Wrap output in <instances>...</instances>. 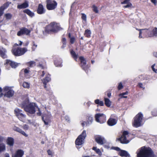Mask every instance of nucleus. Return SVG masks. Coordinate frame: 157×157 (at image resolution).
Here are the masks:
<instances>
[{"label": "nucleus", "mask_w": 157, "mask_h": 157, "mask_svg": "<svg viewBox=\"0 0 157 157\" xmlns=\"http://www.w3.org/2000/svg\"><path fill=\"white\" fill-rule=\"evenodd\" d=\"M46 2V7L49 10H53L56 7L57 3L55 0H47Z\"/></svg>", "instance_id": "obj_8"}, {"label": "nucleus", "mask_w": 157, "mask_h": 157, "mask_svg": "<svg viewBox=\"0 0 157 157\" xmlns=\"http://www.w3.org/2000/svg\"><path fill=\"white\" fill-rule=\"evenodd\" d=\"M4 17L6 20L10 19L12 17V15L9 13H6L5 14Z\"/></svg>", "instance_id": "obj_35"}, {"label": "nucleus", "mask_w": 157, "mask_h": 157, "mask_svg": "<svg viewBox=\"0 0 157 157\" xmlns=\"http://www.w3.org/2000/svg\"><path fill=\"white\" fill-rule=\"evenodd\" d=\"M3 20V18H2L1 16H0V23H1V22H2Z\"/></svg>", "instance_id": "obj_61"}, {"label": "nucleus", "mask_w": 157, "mask_h": 157, "mask_svg": "<svg viewBox=\"0 0 157 157\" xmlns=\"http://www.w3.org/2000/svg\"><path fill=\"white\" fill-rule=\"evenodd\" d=\"M24 154V151L21 150H18L15 153L13 154L12 157H22Z\"/></svg>", "instance_id": "obj_16"}, {"label": "nucleus", "mask_w": 157, "mask_h": 157, "mask_svg": "<svg viewBox=\"0 0 157 157\" xmlns=\"http://www.w3.org/2000/svg\"><path fill=\"white\" fill-rule=\"evenodd\" d=\"M105 103V105L108 107L110 106L111 104V102L108 98H105L104 99Z\"/></svg>", "instance_id": "obj_29"}, {"label": "nucleus", "mask_w": 157, "mask_h": 157, "mask_svg": "<svg viewBox=\"0 0 157 157\" xmlns=\"http://www.w3.org/2000/svg\"><path fill=\"white\" fill-rule=\"evenodd\" d=\"M155 66V64H154L151 66V68L152 69V70L155 72V73H156V71H157V69H155L154 68V67Z\"/></svg>", "instance_id": "obj_49"}, {"label": "nucleus", "mask_w": 157, "mask_h": 157, "mask_svg": "<svg viewBox=\"0 0 157 157\" xmlns=\"http://www.w3.org/2000/svg\"><path fill=\"white\" fill-rule=\"evenodd\" d=\"M3 91L5 92L4 96L8 98L12 97L14 94V91L9 87H5L3 89Z\"/></svg>", "instance_id": "obj_10"}, {"label": "nucleus", "mask_w": 157, "mask_h": 157, "mask_svg": "<svg viewBox=\"0 0 157 157\" xmlns=\"http://www.w3.org/2000/svg\"><path fill=\"white\" fill-rule=\"evenodd\" d=\"M37 12L39 14H42L45 13V10H44L43 6L42 4H39V5Z\"/></svg>", "instance_id": "obj_22"}, {"label": "nucleus", "mask_w": 157, "mask_h": 157, "mask_svg": "<svg viewBox=\"0 0 157 157\" xmlns=\"http://www.w3.org/2000/svg\"><path fill=\"white\" fill-rule=\"evenodd\" d=\"M117 122V121L116 120L110 118L108 120L107 123L109 125L112 126L116 124Z\"/></svg>", "instance_id": "obj_21"}, {"label": "nucleus", "mask_w": 157, "mask_h": 157, "mask_svg": "<svg viewBox=\"0 0 157 157\" xmlns=\"http://www.w3.org/2000/svg\"><path fill=\"white\" fill-rule=\"evenodd\" d=\"M93 121V117L91 116H89L88 118V123L89 124L91 123Z\"/></svg>", "instance_id": "obj_41"}, {"label": "nucleus", "mask_w": 157, "mask_h": 157, "mask_svg": "<svg viewBox=\"0 0 157 157\" xmlns=\"http://www.w3.org/2000/svg\"><path fill=\"white\" fill-rule=\"evenodd\" d=\"M10 4V3H6L0 7V16L2 15L4 10L9 6Z\"/></svg>", "instance_id": "obj_20"}, {"label": "nucleus", "mask_w": 157, "mask_h": 157, "mask_svg": "<svg viewBox=\"0 0 157 157\" xmlns=\"http://www.w3.org/2000/svg\"><path fill=\"white\" fill-rule=\"evenodd\" d=\"M71 54L73 58L76 61L77 58V55L75 53L73 50H71Z\"/></svg>", "instance_id": "obj_33"}, {"label": "nucleus", "mask_w": 157, "mask_h": 157, "mask_svg": "<svg viewBox=\"0 0 157 157\" xmlns=\"http://www.w3.org/2000/svg\"><path fill=\"white\" fill-rule=\"evenodd\" d=\"M13 129L14 131L20 133L25 137L28 136V135L24 131L16 126H15L13 127Z\"/></svg>", "instance_id": "obj_18"}, {"label": "nucleus", "mask_w": 157, "mask_h": 157, "mask_svg": "<svg viewBox=\"0 0 157 157\" xmlns=\"http://www.w3.org/2000/svg\"><path fill=\"white\" fill-rule=\"evenodd\" d=\"M123 87V86L121 82H120L118 84V90H120L122 89Z\"/></svg>", "instance_id": "obj_44"}, {"label": "nucleus", "mask_w": 157, "mask_h": 157, "mask_svg": "<svg viewBox=\"0 0 157 157\" xmlns=\"http://www.w3.org/2000/svg\"><path fill=\"white\" fill-rule=\"evenodd\" d=\"M114 149L116 151H121V149H120L118 147H114Z\"/></svg>", "instance_id": "obj_53"}, {"label": "nucleus", "mask_w": 157, "mask_h": 157, "mask_svg": "<svg viewBox=\"0 0 157 157\" xmlns=\"http://www.w3.org/2000/svg\"><path fill=\"white\" fill-rule=\"evenodd\" d=\"M7 143L10 146L13 145L14 144V139L11 137H9L7 140Z\"/></svg>", "instance_id": "obj_26"}, {"label": "nucleus", "mask_w": 157, "mask_h": 157, "mask_svg": "<svg viewBox=\"0 0 157 157\" xmlns=\"http://www.w3.org/2000/svg\"><path fill=\"white\" fill-rule=\"evenodd\" d=\"M51 114L50 112H47L44 113V116L42 117V120L45 125H48L51 122Z\"/></svg>", "instance_id": "obj_13"}, {"label": "nucleus", "mask_w": 157, "mask_h": 157, "mask_svg": "<svg viewBox=\"0 0 157 157\" xmlns=\"http://www.w3.org/2000/svg\"><path fill=\"white\" fill-rule=\"evenodd\" d=\"M126 5L124 6L123 7L125 8H130L132 6V5L131 3L127 4Z\"/></svg>", "instance_id": "obj_40"}, {"label": "nucleus", "mask_w": 157, "mask_h": 157, "mask_svg": "<svg viewBox=\"0 0 157 157\" xmlns=\"http://www.w3.org/2000/svg\"><path fill=\"white\" fill-rule=\"evenodd\" d=\"M151 2L153 3L155 5H156L157 4V0H151Z\"/></svg>", "instance_id": "obj_50"}, {"label": "nucleus", "mask_w": 157, "mask_h": 157, "mask_svg": "<svg viewBox=\"0 0 157 157\" xmlns=\"http://www.w3.org/2000/svg\"><path fill=\"white\" fill-rule=\"evenodd\" d=\"M61 29L59 25L55 22L51 23L46 27V30L48 32L50 31L56 32L60 30Z\"/></svg>", "instance_id": "obj_3"}, {"label": "nucleus", "mask_w": 157, "mask_h": 157, "mask_svg": "<svg viewBox=\"0 0 157 157\" xmlns=\"http://www.w3.org/2000/svg\"><path fill=\"white\" fill-rule=\"evenodd\" d=\"M5 64L10 65L13 68H15L18 66L17 63L9 59L6 60V63Z\"/></svg>", "instance_id": "obj_19"}, {"label": "nucleus", "mask_w": 157, "mask_h": 157, "mask_svg": "<svg viewBox=\"0 0 157 157\" xmlns=\"http://www.w3.org/2000/svg\"><path fill=\"white\" fill-rule=\"evenodd\" d=\"M86 136V131H83L82 134L78 137L75 140V143L76 146L82 145L84 143V140Z\"/></svg>", "instance_id": "obj_5"}, {"label": "nucleus", "mask_w": 157, "mask_h": 157, "mask_svg": "<svg viewBox=\"0 0 157 157\" xmlns=\"http://www.w3.org/2000/svg\"><path fill=\"white\" fill-rule=\"evenodd\" d=\"M6 52V51L5 49L0 47V55L3 58H5L7 57Z\"/></svg>", "instance_id": "obj_23"}, {"label": "nucleus", "mask_w": 157, "mask_h": 157, "mask_svg": "<svg viewBox=\"0 0 157 157\" xmlns=\"http://www.w3.org/2000/svg\"><path fill=\"white\" fill-rule=\"evenodd\" d=\"M93 149L94 150L97 154L99 155H101V152L99 149L97 148L96 147H94Z\"/></svg>", "instance_id": "obj_37"}, {"label": "nucleus", "mask_w": 157, "mask_h": 157, "mask_svg": "<svg viewBox=\"0 0 157 157\" xmlns=\"http://www.w3.org/2000/svg\"><path fill=\"white\" fill-rule=\"evenodd\" d=\"M27 51V49L25 48H19L12 49V52L13 54L16 56H20L23 55Z\"/></svg>", "instance_id": "obj_7"}, {"label": "nucleus", "mask_w": 157, "mask_h": 157, "mask_svg": "<svg viewBox=\"0 0 157 157\" xmlns=\"http://www.w3.org/2000/svg\"><path fill=\"white\" fill-rule=\"evenodd\" d=\"M23 86L25 88L28 89L30 87V84L28 82H24L23 83Z\"/></svg>", "instance_id": "obj_36"}, {"label": "nucleus", "mask_w": 157, "mask_h": 157, "mask_svg": "<svg viewBox=\"0 0 157 157\" xmlns=\"http://www.w3.org/2000/svg\"><path fill=\"white\" fill-rule=\"evenodd\" d=\"M14 113L19 119L21 121H23L26 117V115L22 113V111L18 108H16L14 110Z\"/></svg>", "instance_id": "obj_9"}, {"label": "nucleus", "mask_w": 157, "mask_h": 157, "mask_svg": "<svg viewBox=\"0 0 157 157\" xmlns=\"http://www.w3.org/2000/svg\"><path fill=\"white\" fill-rule=\"evenodd\" d=\"M98 105L101 106H103L104 105V103L102 101H100Z\"/></svg>", "instance_id": "obj_51"}, {"label": "nucleus", "mask_w": 157, "mask_h": 157, "mask_svg": "<svg viewBox=\"0 0 157 157\" xmlns=\"http://www.w3.org/2000/svg\"><path fill=\"white\" fill-rule=\"evenodd\" d=\"M93 10L95 13H97L98 12V8L95 6L94 5L93 6Z\"/></svg>", "instance_id": "obj_38"}, {"label": "nucleus", "mask_w": 157, "mask_h": 157, "mask_svg": "<svg viewBox=\"0 0 157 157\" xmlns=\"http://www.w3.org/2000/svg\"><path fill=\"white\" fill-rule=\"evenodd\" d=\"M66 41V39L65 38H63L62 39L63 42H65V43Z\"/></svg>", "instance_id": "obj_63"}, {"label": "nucleus", "mask_w": 157, "mask_h": 157, "mask_svg": "<svg viewBox=\"0 0 157 157\" xmlns=\"http://www.w3.org/2000/svg\"><path fill=\"white\" fill-rule=\"evenodd\" d=\"M82 19L85 21L86 22V14L84 13L82 14Z\"/></svg>", "instance_id": "obj_43"}, {"label": "nucleus", "mask_w": 157, "mask_h": 157, "mask_svg": "<svg viewBox=\"0 0 157 157\" xmlns=\"http://www.w3.org/2000/svg\"><path fill=\"white\" fill-rule=\"evenodd\" d=\"M130 2V0H125L124 2H122L121 4H127Z\"/></svg>", "instance_id": "obj_45"}, {"label": "nucleus", "mask_w": 157, "mask_h": 157, "mask_svg": "<svg viewBox=\"0 0 157 157\" xmlns=\"http://www.w3.org/2000/svg\"><path fill=\"white\" fill-rule=\"evenodd\" d=\"M75 40V39L74 37H72L71 38L70 43L71 44H73L74 43Z\"/></svg>", "instance_id": "obj_46"}, {"label": "nucleus", "mask_w": 157, "mask_h": 157, "mask_svg": "<svg viewBox=\"0 0 157 157\" xmlns=\"http://www.w3.org/2000/svg\"><path fill=\"white\" fill-rule=\"evenodd\" d=\"M111 96V94L110 93H108V94H107V96L109 97H110Z\"/></svg>", "instance_id": "obj_62"}, {"label": "nucleus", "mask_w": 157, "mask_h": 157, "mask_svg": "<svg viewBox=\"0 0 157 157\" xmlns=\"http://www.w3.org/2000/svg\"><path fill=\"white\" fill-rule=\"evenodd\" d=\"M79 59H80L81 61V63L82 64V68L83 69H84V66L86 64V61L85 60L84 57L82 56H81L79 57Z\"/></svg>", "instance_id": "obj_28"}, {"label": "nucleus", "mask_w": 157, "mask_h": 157, "mask_svg": "<svg viewBox=\"0 0 157 157\" xmlns=\"http://www.w3.org/2000/svg\"><path fill=\"white\" fill-rule=\"evenodd\" d=\"M5 157H10L8 153H6L5 155Z\"/></svg>", "instance_id": "obj_59"}, {"label": "nucleus", "mask_w": 157, "mask_h": 157, "mask_svg": "<svg viewBox=\"0 0 157 157\" xmlns=\"http://www.w3.org/2000/svg\"><path fill=\"white\" fill-rule=\"evenodd\" d=\"M3 138L1 136H0V141L3 140Z\"/></svg>", "instance_id": "obj_64"}, {"label": "nucleus", "mask_w": 157, "mask_h": 157, "mask_svg": "<svg viewBox=\"0 0 157 157\" xmlns=\"http://www.w3.org/2000/svg\"><path fill=\"white\" fill-rule=\"evenodd\" d=\"M37 47V45L35 44H34L33 45V46L32 47V49L33 50H34Z\"/></svg>", "instance_id": "obj_54"}, {"label": "nucleus", "mask_w": 157, "mask_h": 157, "mask_svg": "<svg viewBox=\"0 0 157 157\" xmlns=\"http://www.w3.org/2000/svg\"><path fill=\"white\" fill-rule=\"evenodd\" d=\"M65 119L66 121L68 122L70 121V118L68 116H66L65 117Z\"/></svg>", "instance_id": "obj_48"}, {"label": "nucleus", "mask_w": 157, "mask_h": 157, "mask_svg": "<svg viewBox=\"0 0 157 157\" xmlns=\"http://www.w3.org/2000/svg\"><path fill=\"white\" fill-rule=\"evenodd\" d=\"M96 121L100 123H103L106 121V116L102 113H98L95 115Z\"/></svg>", "instance_id": "obj_11"}, {"label": "nucleus", "mask_w": 157, "mask_h": 157, "mask_svg": "<svg viewBox=\"0 0 157 157\" xmlns=\"http://www.w3.org/2000/svg\"><path fill=\"white\" fill-rule=\"evenodd\" d=\"M120 155L122 157H130V155L127 151L121 150L119 153Z\"/></svg>", "instance_id": "obj_24"}, {"label": "nucleus", "mask_w": 157, "mask_h": 157, "mask_svg": "<svg viewBox=\"0 0 157 157\" xmlns=\"http://www.w3.org/2000/svg\"><path fill=\"white\" fill-rule=\"evenodd\" d=\"M28 3L27 2H25L21 5H18L17 6V8L18 9H22L26 8L28 7Z\"/></svg>", "instance_id": "obj_25"}, {"label": "nucleus", "mask_w": 157, "mask_h": 157, "mask_svg": "<svg viewBox=\"0 0 157 157\" xmlns=\"http://www.w3.org/2000/svg\"><path fill=\"white\" fill-rule=\"evenodd\" d=\"M137 30H139L140 32L139 33V37L140 38H142V36H141V34L143 33L144 35H145L146 36L148 37V36H147V33H143V32L144 31V30H145V29H136Z\"/></svg>", "instance_id": "obj_31"}, {"label": "nucleus", "mask_w": 157, "mask_h": 157, "mask_svg": "<svg viewBox=\"0 0 157 157\" xmlns=\"http://www.w3.org/2000/svg\"><path fill=\"white\" fill-rule=\"evenodd\" d=\"M27 64L28 66L32 67L35 66V63L33 61H31L28 63Z\"/></svg>", "instance_id": "obj_34"}, {"label": "nucleus", "mask_w": 157, "mask_h": 157, "mask_svg": "<svg viewBox=\"0 0 157 157\" xmlns=\"http://www.w3.org/2000/svg\"><path fill=\"white\" fill-rule=\"evenodd\" d=\"M95 139L96 142L101 145L103 144L105 141L104 138L100 136H95Z\"/></svg>", "instance_id": "obj_17"}, {"label": "nucleus", "mask_w": 157, "mask_h": 157, "mask_svg": "<svg viewBox=\"0 0 157 157\" xmlns=\"http://www.w3.org/2000/svg\"><path fill=\"white\" fill-rule=\"evenodd\" d=\"M128 92H126L123 93L122 94H120V96H122V97L123 98H127V97L124 96V95H128Z\"/></svg>", "instance_id": "obj_42"}, {"label": "nucleus", "mask_w": 157, "mask_h": 157, "mask_svg": "<svg viewBox=\"0 0 157 157\" xmlns=\"http://www.w3.org/2000/svg\"><path fill=\"white\" fill-rule=\"evenodd\" d=\"M24 72L25 75H26V74H27L29 72V71L27 69H25L24 70Z\"/></svg>", "instance_id": "obj_52"}, {"label": "nucleus", "mask_w": 157, "mask_h": 157, "mask_svg": "<svg viewBox=\"0 0 157 157\" xmlns=\"http://www.w3.org/2000/svg\"><path fill=\"white\" fill-rule=\"evenodd\" d=\"M24 13L27 14L29 16L32 17L34 16V13L30 10L27 9L23 11Z\"/></svg>", "instance_id": "obj_27"}, {"label": "nucleus", "mask_w": 157, "mask_h": 157, "mask_svg": "<svg viewBox=\"0 0 157 157\" xmlns=\"http://www.w3.org/2000/svg\"><path fill=\"white\" fill-rule=\"evenodd\" d=\"M143 115L140 113H138L134 118V121L133 123V126L136 127L140 126L143 119Z\"/></svg>", "instance_id": "obj_4"}, {"label": "nucleus", "mask_w": 157, "mask_h": 157, "mask_svg": "<svg viewBox=\"0 0 157 157\" xmlns=\"http://www.w3.org/2000/svg\"><path fill=\"white\" fill-rule=\"evenodd\" d=\"M22 128L25 130H27L29 128V126L26 124L23 125L22 126Z\"/></svg>", "instance_id": "obj_39"}, {"label": "nucleus", "mask_w": 157, "mask_h": 157, "mask_svg": "<svg viewBox=\"0 0 157 157\" xmlns=\"http://www.w3.org/2000/svg\"><path fill=\"white\" fill-rule=\"evenodd\" d=\"M45 75L46 77L42 80V82L44 85V87L46 88V85L47 83L48 82H50L51 79L50 78V75L48 74L44 71H42V74L41 75V77H43Z\"/></svg>", "instance_id": "obj_12"}, {"label": "nucleus", "mask_w": 157, "mask_h": 157, "mask_svg": "<svg viewBox=\"0 0 157 157\" xmlns=\"http://www.w3.org/2000/svg\"><path fill=\"white\" fill-rule=\"evenodd\" d=\"M153 55L154 56L157 57V52H155L153 53Z\"/></svg>", "instance_id": "obj_60"}, {"label": "nucleus", "mask_w": 157, "mask_h": 157, "mask_svg": "<svg viewBox=\"0 0 157 157\" xmlns=\"http://www.w3.org/2000/svg\"><path fill=\"white\" fill-rule=\"evenodd\" d=\"M47 152H48V155H52V152L50 150H48L47 151Z\"/></svg>", "instance_id": "obj_56"}, {"label": "nucleus", "mask_w": 157, "mask_h": 157, "mask_svg": "<svg viewBox=\"0 0 157 157\" xmlns=\"http://www.w3.org/2000/svg\"><path fill=\"white\" fill-rule=\"evenodd\" d=\"M22 107L24 109V110L28 113V114L29 115V114H34L36 109H37L38 111V112L37 113V115L40 116L41 114L39 108L35 103H30L28 105L26 106L23 105Z\"/></svg>", "instance_id": "obj_2"}, {"label": "nucleus", "mask_w": 157, "mask_h": 157, "mask_svg": "<svg viewBox=\"0 0 157 157\" xmlns=\"http://www.w3.org/2000/svg\"><path fill=\"white\" fill-rule=\"evenodd\" d=\"M19 44H15V45L16 44L17 46H18V45L21 46V45H22V41H19Z\"/></svg>", "instance_id": "obj_57"}, {"label": "nucleus", "mask_w": 157, "mask_h": 157, "mask_svg": "<svg viewBox=\"0 0 157 157\" xmlns=\"http://www.w3.org/2000/svg\"><path fill=\"white\" fill-rule=\"evenodd\" d=\"M6 150V147L4 144L0 143V153Z\"/></svg>", "instance_id": "obj_30"}, {"label": "nucleus", "mask_w": 157, "mask_h": 157, "mask_svg": "<svg viewBox=\"0 0 157 157\" xmlns=\"http://www.w3.org/2000/svg\"><path fill=\"white\" fill-rule=\"evenodd\" d=\"M91 34V31L88 29H87L85 31L84 35L87 37H89L90 36Z\"/></svg>", "instance_id": "obj_32"}, {"label": "nucleus", "mask_w": 157, "mask_h": 157, "mask_svg": "<svg viewBox=\"0 0 157 157\" xmlns=\"http://www.w3.org/2000/svg\"><path fill=\"white\" fill-rule=\"evenodd\" d=\"M128 132L125 131L123 132V135L120 138L118 139V140L122 144H128L129 142L128 140L126 139L127 137L128 136Z\"/></svg>", "instance_id": "obj_14"}, {"label": "nucleus", "mask_w": 157, "mask_h": 157, "mask_svg": "<svg viewBox=\"0 0 157 157\" xmlns=\"http://www.w3.org/2000/svg\"><path fill=\"white\" fill-rule=\"evenodd\" d=\"M54 63L55 65H56L57 67H60L61 66V63L60 62L59 63H58V62L57 61H55L54 62Z\"/></svg>", "instance_id": "obj_47"}, {"label": "nucleus", "mask_w": 157, "mask_h": 157, "mask_svg": "<svg viewBox=\"0 0 157 157\" xmlns=\"http://www.w3.org/2000/svg\"><path fill=\"white\" fill-rule=\"evenodd\" d=\"M137 157H153L154 154L149 147H143L136 152Z\"/></svg>", "instance_id": "obj_1"}, {"label": "nucleus", "mask_w": 157, "mask_h": 157, "mask_svg": "<svg viewBox=\"0 0 157 157\" xmlns=\"http://www.w3.org/2000/svg\"><path fill=\"white\" fill-rule=\"evenodd\" d=\"M100 101L99 99H96L95 100V103L97 104H98Z\"/></svg>", "instance_id": "obj_55"}, {"label": "nucleus", "mask_w": 157, "mask_h": 157, "mask_svg": "<svg viewBox=\"0 0 157 157\" xmlns=\"http://www.w3.org/2000/svg\"><path fill=\"white\" fill-rule=\"evenodd\" d=\"M138 85H139V86L141 88H143V85L142 83H139Z\"/></svg>", "instance_id": "obj_58"}, {"label": "nucleus", "mask_w": 157, "mask_h": 157, "mask_svg": "<svg viewBox=\"0 0 157 157\" xmlns=\"http://www.w3.org/2000/svg\"><path fill=\"white\" fill-rule=\"evenodd\" d=\"M30 32L31 31L25 28H22L17 32V35L18 36H20L25 34L28 35H29Z\"/></svg>", "instance_id": "obj_15"}, {"label": "nucleus", "mask_w": 157, "mask_h": 157, "mask_svg": "<svg viewBox=\"0 0 157 157\" xmlns=\"http://www.w3.org/2000/svg\"><path fill=\"white\" fill-rule=\"evenodd\" d=\"M147 33L148 37H152L154 36H157V28L154 27L152 29H149L144 30L143 33Z\"/></svg>", "instance_id": "obj_6"}]
</instances>
